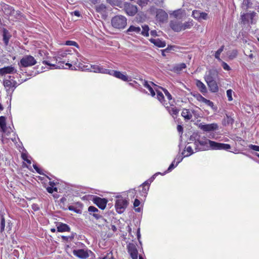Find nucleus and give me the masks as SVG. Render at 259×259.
Instances as JSON below:
<instances>
[{
    "instance_id": "45",
    "label": "nucleus",
    "mask_w": 259,
    "mask_h": 259,
    "mask_svg": "<svg viewBox=\"0 0 259 259\" xmlns=\"http://www.w3.org/2000/svg\"><path fill=\"white\" fill-rule=\"evenodd\" d=\"M148 0H138L137 4L141 7H143L148 5Z\"/></svg>"
},
{
    "instance_id": "44",
    "label": "nucleus",
    "mask_w": 259,
    "mask_h": 259,
    "mask_svg": "<svg viewBox=\"0 0 259 259\" xmlns=\"http://www.w3.org/2000/svg\"><path fill=\"white\" fill-rule=\"evenodd\" d=\"M162 91H163L164 93L165 94V96L167 97L168 100H171L172 99V96L170 95V94L168 92V91L162 87L160 88Z\"/></svg>"
},
{
    "instance_id": "21",
    "label": "nucleus",
    "mask_w": 259,
    "mask_h": 259,
    "mask_svg": "<svg viewBox=\"0 0 259 259\" xmlns=\"http://www.w3.org/2000/svg\"><path fill=\"white\" fill-rule=\"evenodd\" d=\"M169 25L170 28L176 32L182 30V23L178 21H171Z\"/></svg>"
},
{
    "instance_id": "52",
    "label": "nucleus",
    "mask_w": 259,
    "mask_h": 259,
    "mask_svg": "<svg viewBox=\"0 0 259 259\" xmlns=\"http://www.w3.org/2000/svg\"><path fill=\"white\" fill-rule=\"evenodd\" d=\"M183 159V157L180 155H178L177 157L174 159L175 160V162L176 161V165H178V164L182 161Z\"/></svg>"
},
{
    "instance_id": "43",
    "label": "nucleus",
    "mask_w": 259,
    "mask_h": 259,
    "mask_svg": "<svg viewBox=\"0 0 259 259\" xmlns=\"http://www.w3.org/2000/svg\"><path fill=\"white\" fill-rule=\"evenodd\" d=\"M157 92V98L162 103L164 101V97L163 94L158 91Z\"/></svg>"
},
{
    "instance_id": "26",
    "label": "nucleus",
    "mask_w": 259,
    "mask_h": 259,
    "mask_svg": "<svg viewBox=\"0 0 259 259\" xmlns=\"http://www.w3.org/2000/svg\"><path fill=\"white\" fill-rule=\"evenodd\" d=\"M149 40L155 46L159 48H163L166 46V42L159 38H151Z\"/></svg>"
},
{
    "instance_id": "16",
    "label": "nucleus",
    "mask_w": 259,
    "mask_h": 259,
    "mask_svg": "<svg viewBox=\"0 0 259 259\" xmlns=\"http://www.w3.org/2000/svg\"><path fill=\"white\" fill-rule=\"evenodd\" d=\"M192 16L194 19L198 21L207 19V14L205 12H201L199 10H194L192 12Z\"/></svg>"
},
{
    "instance_id": "23",
    "label": "nucleus",
    "mask_w": 259,
    "mask_h": 259,
    "mask_svg": "<svg viewBox=\"0 0 259 259\" xmlns=\"http://www.w3.org/2000/svg\"><path fill=\"white\" fill-rule=\"evenodd\" d=\"M194 110H189L188 109H184L182 112L181 115L186 120H189L192 118V114H195Z\"/></svg>"
},
{
    "instance_id": "18",
    "label": "nucleus",
    "mask_w": 259,
    "mask_h": 259,
    "mask_svg": "<svg viewBox=\"0 0 259 259\" xmlns=\"http://www.w3.org/2000/svg\"><path fill=\"white\" fill-rule=\"evenodd\" d=\"M109 73H108V74L113 75L123 81H126L128 80V76L125 74L122 73L120 71H115L113 70H109Z\"/></svg>"
},
{
    "instance_id": "29",
    "label": "nucleus",
    "mask_w": 259,
    "mask_h": 259,
    "mask_svg": "<svg viewBox=\"0 0 259 259\" xmlns=\"http://www.w3.org/2000/svg\"><path fill=\"white\" fill-rule=\"evenodd\" d=\"M196 85L201 93L204 94L207 92L205 85L200 80L197 79L196 80Z\"/></svg>"
},
{
    "instance_id": "1",
    "label": "nucleus",
    "mask_w": 259,
    "mask_h": 259,
    "mask_svg": "<svg viewBox=\"0 0 259 259\" xmlns=\"http://www.w3.org/2000/svg\"><path fill=\"white\" fill-rule=\"evenodd\" d=\"M196 149L199 151L211 150H226L230 149L229 144L218 143L211 141L203 137L201 139H196L195 141Z\"/></svg>"
},
{
    "instance_id": "54",
    "label": "nucleus",
    "mask_w": 259,
    "mask_h": 259,
    "mask_svg": "<svg viewBox=\"0 0 259 259\" xmlns=\"http://www.w3.org/2000/svg\"><path fill=\"white\" fill-rule=\"evenodd\" d=\"M175 160H174L172 163H171V164L169 165V166L168 167V169H167V171H171L173 168H174L176 166H177V165H176V164L175 165Z\"/></svg>"
},
{
    "instance_id": "46",
    "label": "nucleus",
    "mask_w": 259,
    "mask_h": 259,
    "mask_svg": "<svg viewBox=\"0 0 259 259\" xmlns=\"http://www.w3.org/2000/svg\"><path fill=\"white\" fill-rule=\"evenodd\" d=\"M65 45L67 46H75L76 47H78V44L74 41L72 40H67L65 42Z\"/></svg>"
},
{
    "instance_id": "63",
    "label": "nucleus",
    "mask_w": 259,
    "mask_h": 259,
    "mask_svg": "<svg viewBox=\"0 0 259 259\" xmlns=\"http://www.w3.org/2000/svg\"><path fill=\"white\" fill-rule=\"evenodd\" d=\"M73 13H74V15L76 16L77 17H79L80 15L79 12L78 11H75Z\"/></svg>"
},
{
    "instance_id": "5",
    "label": "nucleus",
    "mask_w": 259,
    "mask_h": 259,
    "mask_svg": "<svg viewBox=\"0 0 259 259\" xmlns=\"http://www.w3.org/2000/svg\"><path fill=\"white\" fill-rule=\"evenodd\" d=\"M36 60L31 55L24 56L20 60V65L24 67L32 66L36 64Z\"/></svg>"
},
{
    "instance_id": "37",
    "label": "nucleus",
    "mask_w": 259,
    "mask_h": 259,
    "mask_svg": "<svg viewBox=\"0 0 259 259\" xmlns=\"http://www.w3.org/2000/svg\"><path fill=\"white\" fill-rule=\"evenodd\" d=\"M96 10L100 13H105L106 11V6L103 4L96 6Z\"/></svg>"
},
{
    "instance_id": "42",
    "label": "nucleus",
    "mask_w": 259,
    "mask_h": 259,
    "mask_svg": "<svg viewBox=\"0 0 259 259\" xmlns=\"http://www.w3.org/2000/svg\"><path fill=\"white\" fill-rule=\"evenodd\" d=\"M5 220L3 215L1 216L0 232L3 233L5 230Z\"/></svg>"
},
{
    "instance_id": "13",
    "label": "nucleus",
    "mask_w": 259,
    "mask_h": 259,
    "mask_svg": "<svg viewBox=\"0 0 259 259\" xmlns=\"http://www.w3.org/2000/svg\"><path fill=\"white\" fill-rule=\"evenodd\" d=\"M156 20L161 22H164L167 20V14L162 9H158L156 11Z\"/></svg>"
},
{
    "instance_id": "27",
    "label": "nucleus",
    "mask_w": 259,
    "mask_h": 259,
    "mask_svg": "<svg viewBox=\"0 0 259 259\" xmlns=\"http://www.w3.org/2000/svg\"><path fill=\"white\" fill-rule=\"evenodd\" d=\"M209 90L212 93H216L219 91V87L216 80L206 82Z\"/></svg>"
},
{
    "instance_id": "55",
    "label": "nucleus",
    "mask_w": 259,
    "mask_h": 259,
    "mask_svg": "<svg viewBox=\"0 0 259 259\" xmlns=\"http://www.w3.org/2000/svg\"><path fill=\"white\" fill-rule=\"evenodd\" d=\"M102 259H114L113 257L112 254L108 253L105 256H104Z\"/></svg>"
},
{
    "instance_id": "59",
    "label": "nucleus",
    "mask_w": 259,
    "mask_h": 259,
    "mask_svg": "<svg viewBox=\"0 0 259 259\" xmlns=\"http://www.w3.org/2000/svg\"><path fill=\"white\" fill-rule=\"evenodd\" d=\"M22 158L25 161L27 158V154L25 153H22L21 154Z\"/></svg>"
},
{
    "instance_id": "17",
    "label": "nucleus",
    "mask_w": 259,
    "mask_h": 259,
    "mask_svg": "<svg viewBox=\"0 0 259 259\" xmlns=\"http://www.w3.org/2000/svg\"><path fill=\"white\" fill-rule=\"evenodd\" d=\"M17 72V69L12 65L0 68V75L2 76L7 74L16 73Z\"/></svg>"
},
{
    "instance_id": "34",
    "label": "nucleus",
    "mask_w": 259,
    "mask_h": 259,
    "mask_svg": "<svg viewBox=\"0 0 259 259\" xmlns=\"http://www.w3.org/2000/svg\"><path fill=\"white\" fill-rule=\"evenodd\" d=\"M193 26V21L191 19H189L188 21L182 23V30L190 29Z\"/></svg>"
},
{
    "instance_id": "56",
    "label": "nucleus",
    "mask_w": 259,
    "mask_h": 259,
    "mask_svg": "<svg viewBox=\"0 0 259 259\" xmlns=\"http://www.w3.org/2000/svg\"><path fill=\"white\" fill-rule=\"evenodd\" d=\"M140 204V201L138 199H136L134 202V206L136 208V207H138Z\"/></svg>"
},
{
    "instance_id": "40",
    "label": "nucleus",
    "mask_w": 259,
    "mask_h": 259,
    "mask_svg": "<svg viewBox=\"0 0 259 259\" xmlns=\"http://www.w3.org/2000/svg\"><path fill=\"white\" fill-rule=\"evenodd\" d=\"M149 27L148 25H145L142 26V31L140 33L144 36H149Z\"/></svg>"
},
{
    "instance_id": "49",
    "label": "nucleus",
    "mask_w": 259,
    "mask_h": 259,
    "mask_svg": "<svg viewBox=\"0 0 259 259\" xmlns=\"http://www.w3.org/2000/svg\"><path fill=\"white\" fill-rule=\"evenodd\" d=\"M181 13H182V10L181 9H179V10L174 11L172 12V15L175 17L178 18L180 16V15L181 14Z\"/></svg>"
},
{
    "instance_id": "50",
    "label": "nucleus",
    "mask_w": 259,
    "mask_h": 259,
    "mask_svg": "<svg viewBox=\"0 0 259 259\" xmlns=\"http://www.w3.org/2000/svg\"><path fill=\"white\" fill-rule=\"evenodd\" d=\"M232 91L231 90H228L227 91V96L229 101L233 100L232 98Z\"/></svg>"
},
{
    "instance_id": "24",
    "label": "nucleus",
    "mask_w": 259,
    "mask_h": 259,
    "mask_svg": "<svg viewBox=\"0 0 259 259\" xmlns=\"http://www.w3.org/2000/svg\"><path fill=\"white\" fill-rule=\"evenodd\" d=\"M149 185L150 183L148 181H146L140 186L142 187V189H140L139 191L141 196L146 197L149 189Z\"/></svg>"
},
{
    "instance_id": "12",
    "label": "nucleus",
    "mask_w": 259,
    "mask_h": 259,
    "mask_svg": "<svg viewBox=\"0 0 259 259\" xmlns=\"http://www.w3.org/2000/svg\"><path fill=\"white\" fill-rule=\"evenodd\" d=\"M93 202L100 209L103 210L105 208L107 203V200L105 198H101L98 196H95L93 198Z\"/></svg>"
},
{
    "instance_id": "57",
    "label": "nucleus",
    "mask_w": 259,
    "mask_h": 259,
    "mask_svg": "<svg viewBox=\"0 0 259 259\" xmlns=\"http://www.w3.org/2000/svg\"><path fill=\"white\" fill-rule=\"evenodd\" d=\"M33 166L37 173L40 175L42 174L41 170L36 166V165L33 164Z\"/></svg>"
},
{
    "instance_id": "28",
    "label": "nucleus",
    "mask_w": 259,
    "mask_h": 259,
    "mask_svg": "<svg viewBox=\"0 0 259 259\" xmlns=\"http://www.w3.org/2000/svg\"><path fill=\"white\" fill-rule=\"evenodd\" d=\"M141 31L140 27L132 25L126 30V33L128 34L133 35L135 33H140Z\"/></svg>"
},
{
    "instance_id": "2",
    "label": "nucleus",
    "mask_w": 259,
    "mask_h": 259,
    "mask_svg": "<svg viewBox=\"0 0 259 259\" xmlns=\"http://www.w3.org/2000/svg\"><path fill=\"white\" fill-rule=\"evenodd\" d=\"M112 26L116 29H123L126 26L127 19L122 15H116L111 19Z\"/></svg>"
},
{
    "instance_id": "47",
    "label": "nucleus",
    "mask_w": 259,
    "mask_h": 259,
    "mask_svg": "<svg viewBox=\"0 0 259 259\" xmlns=\"http://www.w3.org/2000/svg\"><path fill=\"white\" fill-rule=\"evenodd\" d=\"M186 151L188 153V154H187L186 155H184V157L189 156L193 153V149L191 146L187 147L186 148Z\"/></svg>"
},
{
    "instance_id": "9",
    "label": "nucleus",
    "mask_w": 259,
    "mask_h": 259,
    "mask_svg": "<svg viewBox=\"0 0 259 259\" xmlns=\"http://www.w3.org/2000/svg\"><path fill=\"white\" fill-rule=\"evenodd\" d=\"M91 253L92 251L91 250L83 249L73 250V255L81 259L87 258Z\"/></svg>"
},
{
    "instance_id": "58",
    "label": "nucleus",
    "mask_w": 259,
    "mask_h": 259,
    "mask_svg": "<svg viewBox=\"0 0 259 259\" xmlns=\"http://www.w3.org/2000/svg\"><path fill=\"white\" fill-rule=\"evenodd\" d=\"M177 130L179 133H182L183 130L182 126L181 125H178L177 126Z\"/></svg>"
},
{
    "instance_id": "8",
    "label": "nucleus",
    "mask_w": 259,
    "mask_h": 259,
    "mask_svg": "<svg viewBox=\"0 0 259 259\" xmlns=\"http://www.w3.org/2000/svg\"><path fill=\"white\" fill-rule=\"evenodd\" d=\"M256 15V13L254 12L252 13H243L241 15V22L243 24L254 23L253 18Z\"/></svg>"
},
{
    "instance_id": "30",
    "label": "nucleus",
    "mask_w": 259,
    "mask_h": 259,
    "mask_svg": "<svg viewBox=\"0 0 259 259\" xmlns=\"http://www.w3.org/2000/svg\"><path fill=\"white\" fill-rule=\"evenodd\" d=\"M3 37L5 45L7 46L8 45L9 39L11 37V35L10 34L9 31L5 28L3 29Z\"/></svg>"
},
{
    "instance_id": "15",
    "label": "nucleus",
    "mask_w": 259,
    "mask_h": 259,
    "mask_svg": "<svg viewBox=\"0 0 259 259\" xmlns=\"http://www.w3.org/2000/svg\"><path fill=\"white\" fill-rule=\"evenodd\" d=\"M0 128L3 133L7 135L11 133V129L7 126L6 117L3 116H0Z\"/></svg>"
},
{
    "instance_id": "64",
    "label": "nucleus",
    "mask_w": 259,
    "mask_h": 259,
    "mask_svg": "<svg viewBox=\"0 0 259 259\" xmlns=\"http://www.w3.org/2000/svg\"><path fill=\"white\" fill-rule=\"evenodd\" d=\"M75 234V233H72L71 235L68 236L69 237L70 240H72V239H73Z\"/></svg>"
},
{
    "instance_id": "38",
    "label": "nucleus",
    "mask_w": 259,
    "mask_h": 259,
    "mask_svg": "<svg viewBox=\"0 0 259 259\" xmlns=\"http://www.w3.org/2000/svg\"><path fill=\"white\" fill-rule=\"evenodd\" d=\"M199 98H200V99H199L200 101H202L203 102H204L206 104H207L208 106L211 107V108H213L214 105H213V103L212 102L210 101L209 100L205 99V98H204L203 97H202L201 95H200L199 96Z\"/></svg>"
},
{
    "instance_id": "61",
    "label": "nucleus",
    "mask_w": 259,
    "mask_h": 259,
    "mask_svg": "<svg viewBox=\"0 0 259 259\" xmlns=\"http://www.w3.org/2000/svg\"><path fill=\"white\" fill-rule=\"evenodd\" d=\"M150 34L151 35L153 36H156L157 35V31L155 30H151L150 32Z\"/></svg>"
},
{
    "instance_id": "3",
    "label": "nucleus",
    "mask_w": 259,
    "mask_h": 259,
    "mask_svg": "<svg viewBox=\"0 0 259 259\" xmlns=\"http://www.w3.org/2000/svg\"><path fill=\"white\" fill-rule=\"evenodd\" d=\"M3 85L7 92H13L17 87V82L14 80V77L9 75L3 80Z\"/></svg>"
},
{
    "instance_id": "62",
    "label": "nucleus",
    "mask_w": 259,
    "mask_h": 259,
    "mask_svg": "<svg viewBox=\"0 0 259 259\" xmlns=\"http://www.w3.org/2000/svg\"><path fill=\"white\" fill-rule=\"evenodd\" d=\"M249 3H250L249 0H244L243 1V5H246L247 7H248V6L249 4Z\"/></svg>"
},
{
    "instance_id": "4",
    "label": "nucleus",
    "mask_w": 259,
    "mask_h": 259,
    "mask_svg": "<svg viewBox=\"0 0 259 259\" xmlns=\"http://www.w3.org/2000/svg\"><path fill=\"white\" fill-rule=\"evenodd\" d=\"M117 199L116 201L115 206L117 212L118 213H122L127 207L128 202L125 199L123 198L121 196L117 197Z\"/></svg>"
},
{
    "instance_id": "22",
    "label": "nucleus",
    "mask_w": 259,
    "mask_h": 259,
    "mask_svg": "<svg viewBox=\"0 0 259 259\" xmlns=\"http://www.w3.org/2000/svg\"><path fill=\"white\" fill-rule=\"evenodd\" d=\"M58 232H69L70 228L68 225L66 224L58 222L56 225Z\"/></svg>"
},
{
    "instance_id": "25",
    "label": "nucleus",
    "mask_w": 259,
    "mask_h": 259,
    "mask_svg": "<svg viewBox=\"0 0 259 259\" xmlns=\"http://www.w3.org/2000/svg\"><path fill=\"white\" fill-rule=\"evenodd\" d=\"M168 112L175 119L179 112V110L174 106H167L166 107Z\"/></svg>"
},
{
    "instance_id": "19",
    "label": "nucleus",
    "mask_w": 259,
    "mask_h": 259,
    "mask_svg": "<svg viewBox=\"0 0 259 259\" xmlns=\"http://www.w3.org/2000/svg\"><path fill=\"white\" fill-rule=\"evenodd\" d=\"M90 71L95 73H101L103 74L110 73L109 69L104 68L102 67L97 65H91Z\"/></svg>"
},
{
    "instance_id": "10",
    "label": "nucleus",
    "mask_w": 259,
    "mask_h": 259,
    "mask_svg": "<svg viewBox=\"0 0 259 259\" xmlns=\"http://www.w3.org/2000/svg\"><path fill=\"white\" fill-rule=\"evenodd\" d=\"M218 76L217 71L214 69H209L206 72L204 75V80L206 82L216 80Z\"/></svg>"
},
{
    "instance_id": "11",
    "label": "nucleus",
    "mask_w": 259,
    "mask_h": 259,
    "mask_svg": "<svg viewBox=\"0 0 259 259\" xmlns=\"http://www.w3.org/2000/svg\"><path fill=\"white\" fill-rule=\"evenodd\" d=\"M124 9L126 13L129 16H134L138 12V9L136 6L129 3H126L124 5Z\"/></svg>"
},
{
    "instance_id": "41",
    "label": "nucleus",
    "mask_w": 259,
    "mask_h": 259,
    "mask_svg": "<svg viewBox=\"0 0 259 259\" xmlns=\"http://www.w3.org/2000/svg\"><path fill=\"white\" fill-rule=\"evenodd\" d=\"M224 48V46H222L215 53L214 57L219 61H222V59L220 58V56L221 53L223 51Z\"/></svg>"
},
{
    "instance_id": "53",
    "label": "nucleus",
    "mask_w": 259,
    "mask_h": 259,
    "mask_svg": "<svg viewBox=\"0 0 259 259\" xmlns=\"http://www.w3.org/2000/svg\"><path fill=\"white\" fill-rule=\"evenodd\" d=\"M249 147L255 151H259V146L254 145H250Z\"/></svg>"
},
{
    "instance_id": "48",
    "label": "nucleus",
    "mask_w": 259,
    "mask_h": 259,
    "mask_svg": "<svg viewBox=\"0 0 259 259\" xmlns=\"http://www.w3.org/2000/svg\"><path fill=\"white\" fill-rule=\"evenodd\" d=\"M221 62H222V66L224 70L227 71L231 70V68L226 62L223 61L222 60Z\"/></svg>"
},
{
    "instance_id": "33",
    "label": "nucleus",
    "mask_w": 259,
    "mask_h": 259,
    "mask_svg": "<svg viewBox=\"0 0 259 259\" xmlns=\"http://www.w3.org/2000/svg\"><path fill=\"white\" fill-rule=\"evenodd\" d=\"M21 16L22 14L20 11L14 9L10 17H11V20H14L15 19H19Z\"/></svg>"
},
{
    "instance_id": "36",
    "label": "nucleus",
    "mask_w": 259,
    "mask_h": 259,
    "mask_svg": "<svg viewBox=\"0 0 259 259\" xmlns=\"http://www.w3.org/2000/svg\"><path fill=\"white\" fill-rule=\"evenodd\" d=\"M234 122V119L231 116L226 114V117L224 119V122L225 125H232Z\"/></svg>"
},
{
    "instance_id": "31",
    "label": "nucleus",
    "mask_w": 259,
    "mask_h": 259,
    "mask_svg": "<svg viewBox=\"0 0 259 259\" xmlns=\"http://www.w3.org/2000/svg\"><path fill=\"white\" fill-rule=\"evenodd\" d=\"M143 85L150 92L151 95L152 97L155 96V93L154 91V90L152 89V88L151 87V85L149 84L148 81L145 80H142Z\"/></svg>"
},
{
    "instance_id": "39",
    "label": "nucleus",
    "mask_w": 259,
    "mask_h": 259,
    "mask_svg": "<svg viewBox=\"0 0 259 259\" xmlns=\"http://www.w3.org/2000/svg\"><path fill=\"white\" fill-rule=\"evenodd\" d=\"M106 2L112 6H120L121 5V0H106Z\"/></svg>"
},
{
    "instance_id": "7",
    "label": "nucleus",
    "mask_w": 259,
    "mask_h": 259,
    "mask_svg": "<svg viewBox=\"0 0 259 259\" xmlns=\"http://www.w3.org/2000/svg\"><path fill=\"white\" fill-rule=\"evenodd\" d=\"M198 127L204 132H209L218 130L219 129V125L216 123L210 124L200 123L198 125Z\"/></svg>"
},
{
    "instance_id": "20",
    "label": "nucleus",
    "mask_w": 259,
    "mask_h": 259,
    "mask_svg": "<svg viewBox=\"0 0 259 259\" xmlns=\"http://www.w3.org/2000/svg\"><path fill=\"white\" fill-rule=\"evenodd\" d=\"M88 211L90 215L93 216L96 220L102 218V215L98 208L93 206H90L88 208Z\"/></svg>"
},
{
    "instance_id": "51",
    "label": "nucleus",
    "mask_w": 259,
    "mask_h": 259,
    "mask_svg": "<svg viewBox=\"0 0 259 259\" xmlns=\"http://www.w3.org/2000/svg\"><path fill=\"white\" fill-rule=\"evenodd\" d=\"M47 190L49 193H53L54 191L57 192V188L56 187H48Z\"/></svg>"
},
{
    "instance_id": "35",
    "label": "nucleus",
    "mask_w": 259,
    "mask_h": 259,
    "mask_svg": "<svg viewBox=\"0 0 259 259\" xmlns=\"http://www.w3.org/2000/svg\"><path fill=\"white\" fill-rule=\"evenodd\" d=\"M186 68V65L185 63H182L179 64H178L176 65L174 67V71L175 72L179 73L181 71H182L183 69H185Z\"/></svg>"
},
{
    "instance_id": "60",
    "label": "nucleus",
    "mask_w": 259,
    "mask_h": 259,
    "mask_svg": "<svg viewBox=\"0 0 259 259\" xmlns=\"http://www.w3.org/2000/svg\"><path fill=\"white\" fill-rule=\"evenodd\" d=\"M61 237H62V239L64 241H68L70 240L69 237L68 236H62Z\"/></svg>"
},
{
    "instance_id": "14",
    "label": "nucleus",
    "mask_w": 259,
    "mask_h": 259,
    "mask_svg": "<svg viewBox=\"0 0 259 259\" xmlns=\"http://www.w3.org/2000/svg\"><path fill=\"white\" fill-rule=\"evenodd\" d=\"M127 251L132 259L138 258V252L137 247L134 244H129L127 245Z\"/></svg>"
},
{
    "instance_id": "6",
    "label": "nucleus",
    "mask_w": 259,
    "mask_h": 259,
    "mask_svg": "<svg viewBox=\"0 0 259 259\" xmlns=\"http://www.w3.org/2000/svg\"><path fill=\"white\" fill-rule=\"evenodd\" d=\"M65 61H59L57 64L51 63L49 61L44 60L42 63L47 65L49 67L48 69H57V68H67L64 65L67 66L68 68H70L72 66V64L70 63H66L64 64Z\"/></svg>"
},
{
    "instance_id": "32",
    "label": "nucleus",
    "mask_w": 259,
    "mask_h": 259,
    "mask_svg": "<svg viewBox=\"0 0 259 259\" xmlns=\"http://www.w3.org/2000/svg\"><path fill=\"white\" fill-rule=\"evenodd\" d=\"M14 9L13 7L9 6V5H5L3 7V11L5 15L9 16L10 17L12 13L13 12Z\"/></svg>"
}]
</instances>
